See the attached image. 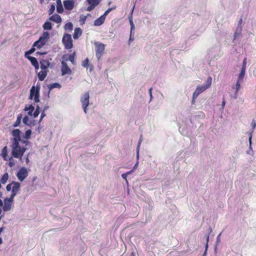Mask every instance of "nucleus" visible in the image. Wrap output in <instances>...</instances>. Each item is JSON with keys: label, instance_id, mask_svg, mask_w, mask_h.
Masks as SVG:
<instances>
[{"label": "nucleus", "instance_id": "obj_1", "mask_svg": "<svg viewBox=\"0 0 256 256\" xmlns=\"http://www.w3.org/2000/svg\"><path fill=\"white\" fill-rule=\"evenodd\" d=\"M212 78L210 76L208 78L206 84L198 86L195 91L193 93L194 99H196L201 93L210 88L212 84Z\"/></svg>", "mask_w": 256, "mask_h": 256}, {"label": "nucleus", "instance_id": "obj_2", "mask_svg": "<svg viewBox=\"0 0 256 256\" xmlns=\"http://www.w3.org/2000/svg\"><path fill=\"white\" fill-rule=\"evenodd\" d=\"M49 38V32H44L39 38L38 40L34 43L33 46H36L38 48L40 49L46 44Z\"/></svg>", "mask_w": 256, "mask_h": 256}, {"label": "nucleus", "instance_id": "obj_3", "mask_svg": "<svg viewBox=\"0 0 256 256\" xmlns=\"http://www.w3.org/2000/svg\"><path fill=\"white\" fill-rule=\"evenodd\" d=\"M40 86L37 85L36 87L33 86L30 90L29 99L32 100L34 98L35 102H40Z\"/></svg>", "mask_w": 256, "mask_h": 256}, {"label": "nucleus", "instance_id": "obj_4", "mask_svg": "<svg viewBox=\"0 0 256 256\" xmlns=\"http://www.w3.org/2000/svg\"><path fill=\"white\" fill-rule=\"evenodd\" d=\"M62 42L66 50L70 49L73 46L72 40L70 34H64L62 37Z\"/></svg>", "mask_w": 256, "mask_h": 256}, {"label": "nucleus", "instance_id": "obj_5", "mask_svg": "<svg viewBox=\"0 0 256 256\" xmlns=\"http://www.w3.org/2000/svg\"><path fill=\"white\" fill-rule=\"evenodd\" d=\"M94 44L96 46V56L98 60H100L103 55L104 48L105 45L102 43H98L96 42L94 43Z\"/></svg>", "mask_w": 256, "mask_h": 256}, {"label": "nucleus", "instance_id": "obj_6", "mask_svg": "<svg viewBox=\"0 0 256 256\" xmlns=\"http://www.w3.org/2000/svg\"><path fill=\"white\" fill-rule=\"evenodd\" d=\"M90 94L88 92H86L80 98L82 108L85 114L87 113V107L89 105Z\"/></svg>", "mask_w": 256, "mask_h": 256}, {"label": "nucleus", "instance_id": "obj_7", "mask_svg": "<svg viewBox=\"0 0 256 256\" xmlns=\"http://www.w3.org/2000/svg\"><path fill=\"white\" fill-rule=\"evenodd\" d=\"M19 180L22 182L28 176V172L25 167L21 168L16 174Z\"/></svg>", "mask_w": 256, "mask_h": 256}, {"label": "nucleus", "instance_id": "obj_8", "mask_svg": "<svg viewBox=\"0 0 256 256\" xmlns=\"http://www.w3.org/2000/svg\"><path fill=\"white\" fill-rule=\"evenodd\" d=\"M246 58H244L242 61V65L241 68L240 72L238 76V83L240 81H243L245 74H246Z\"/></svg>", "mask_w": 256, "mask_h": 256}, {"label": "nucleus", "instance_id": "obj_9", "mask_svg": "<svg viewBox=\"0 0 256 256\" xmlns=\"http://www.w3.org/2000/svg\"><path fill=\"white\" fill-rule=\"evenodd\" d=\"M13 202V200H12L8 198H6L4 199L2 206V210L4 212H8L12 208V206Z\"/></svg>", "mask_w": 256, "mask_h": 256}, {"label": "nucleus", "instance_id": "obj_10", "mask_svg": "<svg viewBox=\"0 0 256 256\" xmlns=\"http://www.w3.org/2000/svg\"><path fill=\"white\" fill-rule=\"evenodd\" d=\"M62 75L64 76L66 74H70L72 73L71 69L68 66V64L64 60L62 62Z\"/></svg>", "mask_w": 256, "mask_h": 256}, {"label": "nucleus", "instance_id": "obj_11", "mask_svg": "<svg viewBox=\"0 0 256 256\" xmlns=\"http://www.w3.org/2000/svg\"><path fill=\"white\" fill-rule=\"evenodd\" d=\"M242 30H241L240 26L237 27L236 32L234 34V38L232 40L233 42H240Z\"/></svg>", "mask_w": 256, "mask_h": 256}, {"label": "nucleus", "instance_id": "obj_12", "mask_svg": "<svg viewBox=\"0 0 256 256\" xmlns=\"http://www.w3.org/2000/svg\"><path fill=\"white\" fill-rule=\"evenodd\" d=\"M23 123L30 126L32 127L36 125V120H30L29 117L28 116H26L22 120Z\"/></svg>", "mask_w": 256, "mask_h": 256}, {"label": "nucleus", "instance_id": "obj_13", "mask_svg": "<svg viewBox=\"0 0 256 256\" xmlns=\"http://www.w3.org/2000/svg\"><path fill=\"white\" fill-rule=\"evenodd\" d=\"M63 3L66 10H71L74 8V2L73 0H65Z\"/></svg>", "mask_w": 256, "mask_h": 256}, {"label": "nucleus", "instance_id": "obj_14", "mask_svg": "<svg viewBox=\"0 0 256 256\" xmlns=\"http://www.w3.org/2000/svg\"><path fill=\"white\" fill-rule=\"evenodd\" d=\"M26 58L30 62L31 64L34 67L36 70L39 68L38 62L36 58L33 56H27Z\"/></svg>", "mask_w": 256, "mask_h": 256}, {"label": "nucleus", "instance_id": "obj_15", "mask_svg": "<svg viewBox=\"0 0 256 256\" xmlns=\"http://www.w3.org/2000/svg\"><path fill=\"white\" fill-rule=\"evenodd\" d=\"M74 56L75 52H74L72 54L69 55H64L62 56V58L65 61L70 60L72 62V64H74Z\"/></svg>", "mask_w": 256, "mask_h": 256}, {"label": "nucleus", "instance_id": "obj_16", "mask_svg": "<svg viewBox=\"0 0 256 256\" xmlns=\"http://www.w3.org/2000/svg\"><path fill=\"white\" fill-rule=\"evenodd\" d=\"M12 154L14 158H20V160H22V155L20 154V148H16L14 150V149L12 150Z\"/></svg>", "mask_w": 256, "mask_h": 256}, {"label": "nucleus", "instance_id": "obj_17", "mask_svg": "<svg viewBox=\"0 0 256 256\" xmlns=\"http://www.w3.org/2000/svg\"><path fill=\"white\" fill-rule=\"evenodd\" d=\"M61 88V85L60 84L57 83V82H55V83H53L52 84H49L48 86V91L47 94L48 98H50V91L52 90L54 88Z\"/></svg>", "mask_w": 256, "mask_h": 256}, {"label": "nucleus", "instance_id": "obj_18", "mask_svg": "<svg viewBox=\"0 0 256 256\" xmlns=\"http://www.w3.org/2000/svg\"><path fill=\"white\" fill-rule=\"evenodd\" d=\"M40 68L42 70H46L50 66V62L46 60H42L40 61Z\"/></svg>", "mask_w": 256, "mask_h": 256}, {"label": "nucleus", "instance_id": "obj_19", "mask_svg": "<svg viewBox=\"0 0 256 256\" xmlns=\"http://www.w3.org/2000/svg\"><path fill=\"white\" fill-rule=\"evenodd\" d=\"M105 20L106 18L103 16H101L100 18L94 20V26H100L104 24Z\"/></svg>", "mask_w": 256, "mask_h": 256}, {"label": "nucleus", "instance_id": "obj_20", "mask_svg": "<svg viewBox=\"0 0 256 256\" xmlns=\"http://www.w3.org/2000/svg\"><path fill=\"white\" fill-rule=\"evenodd\" d=\"M49 20L56 23H60L62 22L60 16L58 14H54L50 16Z\"/></svg>", "mask_w": 256, "mask_h": 256}, {"label": "nucleus", "instance_id": "obj_21", "mask_svg": "<svg viewBox=\"0 0 256 256\" xmlns=\"http://www.w3.org/2000/svg\"><path fill=\"white\" fill-rule=\"evenodd\" d=\"M12 184H13L12 190L18 193L20 188V183L17 182L12 181Z\"/></svg>", "mask_w": 256, "mask_h": 256}, {"label": "nucleus", "instance_id": "obj_22", "mask_svg": "<svg viewBox=\"0 0 256 256\" xmlns=\"http://www.w3.org/2000/svg\"><path fill=\"white\" fill-rule=\"evenodd\" d=\"M82 34V30L80 28H76L74 30L73 38L74 40L78 39Z\"/></svg>", "mask_w": 256, "mask_h": 256}, {"label": "nucleus", "instance_id": "obj_23", "mask_svg": "<svg viewBox=\"0 0 256 256\" xmlns=\"http://www.w3.org/2000/svg\"><path fill=\"white\" fill-rule=\"evenodd\" d=\"M47 76V71L46 70H42L38 74V79L40 81H42L44 80L46 77Z\"/></svg>", "mask_w": 256, "mask_h": 256}, {"label": "nucleus", "instance_id": "obj_24", "mask_svg": "<svg viewBox=\"0 0 256 256\" xmlns=\"http://www.w3.org/2000/svg\"><path fill=\"white\" fill-rule=\"evenodd\" d=\"M242 82H243V81H240L238 83V79L237 80V82H236V92L234 95V98L235 99L236 98H237L238 91L240 90V84Z\"/></svg>", "mask_w": 256, "mask_h": 256}, {"label": "nucleus", "instance_id": "obj_25", "mask_svg": "<svg viewBox=\"0 0 256 256\" xmlns=\"http://www.w3.org/2000/svg\"><path fill=\"white\" fill-rule=\"evenodd\" d=\"M101 2V0H86V2L89 5H92L94 7L98 5Z\"/></svg>", "mask_w": 256, "mask_h": 256}, {"label": "nucleus", "instance_id": "obj_26", "mask_svg": "<svg viewBox=\"0 0 256 256\" xmlns=\"http://www.w3.org/2000/svg\"><path fill=\"white\" fill-rule=\"evenodd\" d=\"M42 27L45 30H50L52 28V23L50 22L46 21L42 26Z\"/></svg>", "mask_w": 256, "mask_h": 256}, {"label": "nucleus", "instance_id": "obj_27", "mask_svg": "<svg viewBox=\"0 0 256 256\" xmlns=\"http://www.w3.org/2000/svg\"><path fill=\"white\" fill-rule=\"evenodd\" d=\"M22 118V114H20L18 116L16 120L13 125L14 127L16 128L20 126V122H21Z\"/></svg>", "mask_w": 256, "mask_h": 256}, {"label": "nucleus", "instance_id": "obj_28", "mask_svg": "<svg viewBox=\"0 0 256 256\" xmlns=\"http://www.w3.org/2000/svg\"><path fill=\"white\" fill-rule=\"evenodd\" d=\"M12 150L14 149V152L16 148H20V142L18 141H13L12 144Z\"/></svg>", "mask_w": 256, "mask_h": 256}, {"label": "nucleus", "instance_id": "obj_29", "mask_svg": "<svg viewBox=\"0 0 256 256\" xmlns=\"http://www.w3.org/2000/svg\"><path fill=\"white\" fill-rule=\"evenodd\" d=\"M35 46H32V48L29 50H28L26 51L24 53V56L26 58H27V56H30V55L32 54V53H34L35 50H36V49H35Z\"/></svg>", "mask_w": 256, "mask_h": 256}, {"label": "nucleus", "instance_id": "obj_30", "mask_svg": "<svg viewBox=\"0 0 256 256\" xmlns=\"http://www.w3.org/2000/svg\"><path fill=\"white\" fill-rule=\"evenodd\" d=\"M8 178V172H6L2 177L0 181L2 184L6 183V181Z\"/></svg>", "mask_w": 256, "mask_h": 256}, {"label": "nucleus", "instance_id": "obj_31", "mask_svg": "<svg viewBox=\"0 0 256 256\" xmlns=\"http://www.w3.org/2000/svg\"><path fill=\"white\" fill-rule=\"evenodd\" d=\"M65 30H72L73 28V24L72 22H67L64 26Z\"/></svg>", "mask_w": 256, "mask_h": 256}, {"label": "nucleus", "instance_id": "obj_32", "mask_svg": "<svg viewBox=\"0 0 256 256\" xmlns=\"http://www.w3.org/2000/svg\"><path fill=\"white\" fill-rule=\"evenodd\" d=\"M32 134V130H26L25 132L24 135V138L26 140H28L30 138V136Z\"/></svg>", "mask_w": 256, "mask_h": 256}, {"label": "nucleus", "instance_id": "obj_33", "mask_svg": "<svg viewBox=\"0 0 256 256\" xmlns=\"http://www.w3.org/2000/svg\"><path fill=\"white\" fill-rule=\"evenodd\" d=\"M21 133H22V132L19 129H14L12 132V135L14 137H16V136H18L19 135H20Z\"/></svg>", "mask_w": 256, "mask_h": 256}, {"label": "nucleus", "instance_id": "obj_34", "mask_svg": "<svg viewBox=\"0 0 256 256\" xmlns=\"http://www.w3.org/2000/svg\"><path fill=\"white\" fill-rule=\"evenodd\" d=\"M2 156L4 158V160H6V156H8V151H7V147L4 146L2 151Z\"/></svg>", "mask_w": 256, "mask_h": 256}, {"label": "nucleus", "instance_id": "obj_35", "mask_svg": "<svg viewBox=\"0 0 256 256\" xmlns=\"http://www.w3.org/2000/svg\"><path fill=\"white\" fill-rule=\"evenodd\" d=\"M252 132H250L249 134V138H248V142H249V146H250L249 150H250V151H252V152H253L252 149Z\"/></svg>", "mask_w": 256, "mask_h": 256}, {"label": "nucleus", "instance_id": "obj_36", "mask_svg": "<svg viewBox=\"0 0 256 256\" xmlns=\"http://www.w3.org/2000/svg\"><path fill=\"white\" fill-rule=\"evenodd\" d=\"M129 21H130V31H131V34H132V32H133L134 30V24L133 22L132 16L130 18L129 17Z\"/></svg>", "mask_w": 256, "mask_h": 256}, {"label": "nucleus", "instance_id": "obj_37", "mask_svg": "<svg viewBox=\"0 0 256 256\" xmlns=\"http://www.w3.org/2000/svg\"><path fill=\"white\" fill-rule=\"evenodd\" d=\"M55 5H54V4H51L50 6V8L48 10V14L49 15H51L54 12V10H55Z\"/></svg>", "mask_w": 256, "mask_h": 256}, {"label": "nucleus", "instance_id": "obj_38", "mask_svg": "<svg viewBox=\"0 0 256 256\" xmlns=\"http://www.w3.org/2000/svg\"><path fill=\"white\" fill-rule=\"evenodd\" d=\"M116 8V7H112L110 8H108L102 15L104 16V18H106V16L112 10H114Z\"/></svg>", "mask_w": 256, "mask_h": 256}, {"label": "nucleus", "instance_id": "obj_39", "mask_svg": "<svg viewBox=\"0 0 256 256\" xmlns=\"http://www.w3.org/2000/svg\"><path fill=\"white\" fill-rule=\"evenodd\" d=\"M87 16H81L80 19V22L81 24H84L85 23Z\"/></svg>", "mask_w": 256, "mask_h": 256}, {"label": "nucleus", "instance_id": "obj_40", "mask_svg": "<svg viewBox=\"0 0 256 256\" xmlns=\"http://www.w3.org/2000/svg\"><path fill=\"white\" fill-rule=\"evenodd\" d=\"M208 240H209V234H208L206 236V246H205V251L203 254V256H206V252H207V250H208Z\"/></svg>", "mask_w": 256, "mask_h": 256}, {"label": "nucleus", "instance_id": "obj_41", "mask_svg": "<svg viewBox=\"0 0 256 256\" xmlns=\"http://www.w3.org/2000/svg\"><path fill=\"white\" fill-rule=\"evenodd\" d=\"M34 110V106H33V104H30V106H26L24 107V111H28V110Z\"/></svg>", "mask_w": 256, "mask_h": 256}, {"label": "nucleus", "instance_id": "obj_42", "mask_svg": "<svg viewBox=\"0 0 256 256\" xmlns=\"http://www.w3.org/2000/svg\"><path fill=\"white\" fill-rule=\"evenodd\" d=\"M56 11L58 13L61 14L64 12V8L62 5L56 6Z\"/></svg>", "mask_w": 256, "mask_h": 256}, {"label": "nucleus", "instance_id": "obj_43", "mask_svg": "<svg viewBox=\"0 0 256 256\" xmlns=\"http://www.w3.org/2000/svg\"><path fill=\"white\" fill-rule=\"evenodd\" d=\"M134 34V32H132V33L131 34V31H130V38H129V40H128V45H130V42H132V41H134V38L132 36Z\"/></svg>", "mask_w": 256, "mask_h": 256}, {"label": "nucleus", "instance_id": "obj_44", "mask_svg": "<svg viewBox=\"0 0 256 256\" xmlns=\"http://www.w3.org/2000/svg\"><path fill=\"white\" fill-rule=\"evenodd\" d=\"M14 165V162L13 158L10 157L9 158L8 166L10 167H12Z\"/></svg>", "mask_w": 256, "mask_h": 256}, {"label": "nucleus", "instance_id": "obj_45", "mask_svg": "<svg viewBox=\"0 0 256 256\" xmlns=\"http://www.w3.org/2000/svg\"><path fill=\"white\" fill-rule=\"evenodd\" d=\"M2 206L3 202L1 199H0V220H2V218L4 217V215L2 214V210L1 208Z\"/></svg>", "mask_w": 256, "mask_h": 256}, {"label": "nucleus", "instance_id": "obj_46", "mask_svg": "<svg viewBox=\"0 0 256 256\" xmlns=\"http://www.w3.org/2000/svg\"><path fill=\"white\" fill-rule=\"evenodd\" d=\"M89 60L88 58H86L82 63V66L84 68H87L88 66Z\"/></svg>", "mask_w": 256, "mask_h": 256}, {"label": "nucleus", "instance_id": "obj_47", "mask_svg": "<svg viewBox=\"0 0 256 256\" xmlns=\"http://www.w3.org/2000/svg\"><path fill=\"white\" fill-rule=\"evenodd\" d=\"M13 186V184H12V182L10 184H8L6 186V190L8 192H10L12 190V187Z\"/></svg>", "mask_w": 256, "mask_h": 256}, {"label": "nucleus", "instance_id": "obj_48", "mask_svg": "<svg viewBox=\"0 0 256 256\" xmlns=\"http://www.w3.org/2000/svg\"><path fill=\"white\" fill-rule=\"evenodd\" d=\"M18 194V192H15L14 191L12 190V194H10V198H8L13 200L14 198V196Z\"/></svg>", "mask_w": 256, "mask_h": 256}, {"label": "nucleus", "instance_id": "obj_49", "mask_svg": "<svg viewBox=\"0 0 256 256\" xmlns=\"http://www.w3.org/2000/svg\"><path fill=\"white\" fill-rule=\"evenodd\" d=\"M13 141H18V142L22 141L20 135H19L18 136H16V137H14L13 138Z\"/></svg>", "mask_w": 256, "mask_h": 256}, {"label": "nucleus", "instance_id": "obj_50", "mask_svg": "<svg viewBox=\"0 0 256 256\" xmlns=\"http://www.w3.org/2000/svg\"><path fill=\"white\" fill-rule=\"evenodd\" d=\"M251 124H252V130L250 132H252V134L254 131V130L256 126V123L254 120H253L252 121V122Z\"/></svg>", "mask_w": 256, "mask_h": 256}, {"label": "nucleus", "instance_id": "obj_51", "mask_svg": "<svg viewBox=\"0 0 256 256\" xmlns=\"http://www.w3.org/2000/svg\"><path fill=\"white\" fill-rule=\"evenodd\" d=\"M152 88H150L148 90V93H149L150 96V102L152 100V98H153L152 95Z\"/></svg>", "mask_w": 256, "mask_h": 256}, {"label": "nucleus", "instance_id": "obj_52", "mask_svg": "<svg viewBox=\"0 0 256 256\" xmlns=\"http://www.w3.org/2000/svg\"><path fill=\"white\" fill-rule=\"evenodd\" d=\"M40 112L38 110H35V111L33 113V116L34 118H36L40 114Z\"/></svg>", "mask_w": 256, "mask_h": 256}, {"label": "nucleus", "instance_id": "obj_53", "mask_svg": "<svg viewBox=\"0 0 256 256\" xmlns=\"http://www.w3.org/2000/svg\"><path fill=\"white\" fill-rule=\"evenodd\" d=\"M20 154L23 156L24 152L26 151V148L24 147H20Z\"/></svg>", "mask_w": 256, "mask_h": 256}, {"label": "nucleus", "instance_id": "obj_54", "mask_svg": "<svg viewBox=\"0 0 256 256\" xmlns=\"http://www.w3.org/2000/svg\"><path fill=\"white\" fill-rule=\"evenodd\" d=\"M95 8V7L92 5H90L87 8L86 10L88 12H90L92 10H94Z\"/></svg>", "mask_w": 256, "mask_h": 256}, {"label": "nucleus", "instance_id": "obj_55", "mask_svg": "<svg viewBox=\"0 0 256 256\" xmlns=\"http://www.w3.org/2000/svg\"><path fill=\"white\" fill-rule=\"evenodd\" d=\"M142 141V135L140 136V138L139 139V140H138V145H137V148H140V144H141V143Z\"/></svg>", "mask_w": 256, "mask_h": 256}, {"label": "nucleus", "instance_id": "obj_56", "mask_svg": "<svg viewBox=\"0 0 256 256\" xmlns=\"http://www.w3.org/2000/svg\"><path fill=\"white\" fill-rule=\"evenodd\" d=\"M47 54V52H37L36 53V56H38V55H44V54Z\"/></svg>", "mask_w": 256, "mask_h": 256}, {"label": "nucleus", "instance_id": "obj_57", "mask_svg": "<svg viewBox=\"0 0 256 256\" xmlns=\"http://www.w3.org/2000/svg\"><path fill=\"white\" fill-rule=\"evenodd\" d=\"M128 174H129V172L122 174V177L126 180V178Z\"/></svg>", "mask_w": 256, "mask_h": 256}, {"label": "nucleus", "instance_id": "obj_58", "mask_svg": "<svg viewBox=\"0 0 256 256\" xmlns=\"http://www.w3.org/2000/svg\"><path fill=\"white\" fill-rule=\"evenodd\" d=\"M242 18H240L238 22V26H240L241 28V30H242Z\"/></svg>", "mask_w": 256, "mask_h": 256}, {"label": "nucleus", "instance_id": "obj_59", "mask_svg": "<svg viewBox=\"0 0 256 256\" xmlns=\"http://www.w3.org/2000/svg\"><path fill=\"white\" fill-rule=\"evenodd\" d=\"M34 110H30L28 111V114L30 116H32L33 115V112Z\"/></svg>", "mask_w": 256, "mask_h": 256}, {"label": "nucleus", "instance_id": "obj_60", "mask_svg": "<svg viewBox=\"0 0 256 256\" xmlns=\"http://www.w3.org/2000/svg\"><path fill=\"white\" fill-rule=\"evenodd\" d=\"M46 114H45V112L42 111V114H41V115H40V117H41V120H42L43 118L46 116Z\"/></svg>", "mask_w": 256, "mask_h": 256}, {"label": "nucleus", "instance_id": "obj_61", "mask_svg": "<svg viewBox=\"0 0 256 256\" xmlns=\"http://www.w3.org/2000/svg\"><path fill=\"white\" fill-rule=\"evenodd\" d=\"M56 6H62V3L61 0H56Z\"/></svg>", "mask_w": 256, "mask_h": 256}, {"label": "nucleus", "instance_id": "obj_62", "mask_svg": "<svg viewBox=\"0 0 256 256\" xmlns=\"http://www.w3.org/2000/svg\"><path fill=\"white\" fill-rule=\"evenodd\" d=\"M139 151H140V148H136V158L138 159L139 158Z\"/></svg>", "mask_w": 256, "mask_h": 256}, {"label": "nucleus", "instance_id": "obj_63", "mask_svg": "<svg viewBox=\"0 0 256 256\" xmlns=\"http://www.w3.org/2000/svg\"><path fill=\"white\" fill-rule=\"evenodd\" d=\"M22 142L23 144H25L26 146L28 145L30 143V142L28 140H23L22 141Z\"/></svg>", "mask_w": 256, "mask_h": 256}, {"label": "nucleus", "instance_id": "obj_64", "mask_svg": "<svg viewBox=\"0 0 256 256\" xmlns=\"http://www.w3.org/2000/svg\"><path fill=\"white\" fill-rule=\"evenodd\" d=\"M49 108V106H44V109H43V110L44 112H46V110H47Z\"/></svg>", "mask_w": 256, "mask_h": 256}]
</instances>
